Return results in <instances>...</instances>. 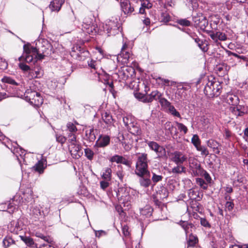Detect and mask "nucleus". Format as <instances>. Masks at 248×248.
<instances>
[{
  "label": "nucleus",
  "instance_id": "f257e3e1",
  "mask_svg": "<svg viewBox=\"0 0 248 248\" xmlns=\"http://www.w3.org/2000/svg\"><path fill=\"white\" fill-rule=\"evenodd\" d=\"M51 47V45L48 44L46 47L40 50L28 43L24 45L23 54L19 57L18 60L29 63H35L37 61L42 60L45 57L50 55Z\"/></svg>",
  "mask_w": 248,
  "mask_h": 248
},
{
  "label": "nucleus",
  "instance_id": "f03ea898",
  "mask_svg": "<svg viewBox=\"0 0 248 248\" xmlns=\"http://www.w3.org/2000/svg\"><path fill=\"white\" fill-rule=\"evenodd\" d=\"M222 86L220 82L215 78H209L204 87V92L206 96L212 98L219 95Z\"/></svg>",
  "mask_w": 248,
  "mask_h": 248
},
{
  "label": "nucleus",
  "instance_id": "7ed1b4c3",
  "mask_svg": "<svg viewBox=\"0 0 248 248\" xmlns=\"http://www.w3.org/2000/svg\"><path fill=\"white\" fill-rule=\"evenodd\" d=\"M136 164L135 174L140 176L145 173H149L148 170L147 155L145 153H139Z\"/></svg>",
  "mask_w": 248,
  "mask_h": 248
},
{
  "label": "nucleus",
  "instance_id": "20e7f679",
  "mask_svg": "<svg viewBox=\"0 0 248 248\" xmlns=\"http://www.w3.org/2000/svg\"><path fill=\"white\" fill-rule=\"evenodd\" d=\"M24 97L27 101L36 107H39L43 102V99L40 93L31 89H28L26 91Z\"/></svg>",
  "mask_w": 248,
  "mask_h": 248
},
{
  "label": "nucleus",
  "instance_id": "39448f33",
  "mask_svg": "<svg viewBox=\"0 0 248 248\" xmlns=\"http://www.w3.org/2000/svg\"><path fill=\"white\" fill-rule=\"evenodd\" d=\"M82 26V31L89 34L94 35L98 31L94 19L91 17L87 16L84 18Z\"/></svg>",
  "mask_w": 248,
  "mask_h": 248
},
{
  "label": "nucleus",
  "instance_id": "423d86ee",
  "mask_svg": "<svg viewBox=\"0 0 248 248\" xmlns=\"http://www.w3.org/2000/svg\"><path fill=\"white\" fill-rule=\"evenodd\" d=\"M146 143L149 148L154 151L157 158H162L166 155V150L162 146L154 141H146Z\"/></svg>",
  "mask_w": 248,
  "mask_h": 248
},
{
  "label": "nucleus",
  "instance_id": "0eeeda50",
  "mask_svg": "<svg viewBox=\"0 0 248 248\" xmlns=\"http://www.w3.org/2000/svg\"><path fill=\"white\" fill-rule=\"evenodd\" d=\"M134 3L133 0H120L121 9L125 15H131L134 11Z\"/></svg>",
  "mask_w": 248,
  "mask_h": 248
},
{
  "label": "nucleus",
  "instance_id": "6e6552de",
  "mask_svg": "<svg viewBox=\"0 0 248 248\" xmlns=\"http://www.w3.org/2000/svg\"><path fill=\"white\" fill-rule=\"evenodd\" d=\"M131 57L130 48L126 43H124L121 48L120 53L118 55L117 59L123 63H127Z\"/></svg>",
  "mask_w": 248,
  "mask_h": 248
},
{
  "label": "nucleus",
  "instance_id": "1a4fd4ad",
  "mask_svg": "<svg viewBox=\"0 0 248 248\" xmlns=\"http://www.w3.org/2000/svg\"><path fill=\"white\" fill-rule=\"evenodd\" d=\"M206 31L217 45L220 44L219 41H225L227 39V35L222 32L208 30Z\"/></svg>",
  "mask_w": 248,
  "mask_h": 248
},
{
  "label": "nucleus",
  "instance_id": "9d476101",
  "mask_svg": "<svg viewBox=\"0 0 248 248\" xmlns=\"http://www.w3.org/2000/svg\"><path fill=\"white\" fill-rule=\"evenodd\" d=\"M104 30L107 32L108 36L114 35L118 32L119 27L116 22L108 21L104 26Z\"/></svg>",
  "mask_w": 248,
  "mask_h": 248
},
{
  "label": "nucleus",
  "instance_id": "9b49d317",
  "mask_svg": "<svg viewBox=\"0 0 248 248\" xmlns=\"http://www.w3.org/2000/svg\"><path fill=\"white\" fill-rule=\"evenodd\" d=\"M187 157L183 153L175 151L171 154V160L176 165H182L187 161Z\"/></svg>",
  "mask_w": 248,
  "mask_h": 248
},
{
  "label": "nucleus",
  "instance_id": "f8f14e48",
  "mask_svg": "<svg viewBox=\"0 0 248 248\" xmlns=\"http://www.w3.org/2000/svg\"><path fill=\"white\" fill-rule=\"evenodd\" d=\"M160 96H162V93L157 90H155L150 94L143 96L141 98V101L144 103H151L153 100H158Z\"/></svg>",
  "mask_w": 248,
  "mask_h": 248
},
{
  "label": "nucleus",
  "instance_id": "ddd939ff",
  "mask_svg": "<svg viewBox=\"0 0 248 248\" xmlns=\"http://www.w3.org/2000/svg\"><path fill=\"white\" fill-rule=\"evenodd\" d=\"M69 150L73 158H78L82 155L81 147L78 143L70 144Z\"/></svg>",
  "mask_w": 248,
  "mask_h": 248
},
{
  "label": "nucleus",
  "instance_id": "4468645a",
  "mask_svg": "<svg viewBox=\"0 0 248 248\" xmlns=\"http://www.w3.org/2000/svg\"><path fill=\"white\" fill-rule=\"evenodd\" d=\"M46 167V159L43 155L41 160L32 167L33 170L38 172L40 174L44 172V170Z\"/></svg>",
  "mask_w": 248,
  "mask_h": 248
},
{
  "label": "nucleus",
  "instance_id": "2eb2a0df",
  "mask_svg": "<svg viewBox=\"0 0 248 248\" xmlns=\"http://www.w3.org/2000/svg\"><path fill=\"white\" fill-rule=\"evenodd\" d=\"M139 183L141 187L147 188L152 185V181L150 179V172L149 173H145L142 175L139 176Z\"/></svg>",
  "mask_w": 248,
  "mask_h": 248
},
{
  "label": "nucleus",
  "instance_id": "dca6fc26",
  "mask_svg": "<svg viewBox=\"0 0 248 248\" xmlns=\"http://www.w3.org/2000/svg\"><path fill=\"white\" fill-rule=\"evenodd\" d=\"M110 142V138L107 135H100L96 142L95 145L99 147H106Z\"/></svg>",
  "mask_w": 248,
  "mask_h": 248
},
{
  "label": "nucleus",
  "instance_id": "f3484780",
  "mask_svg": "<svg viewBox=\"0 0 248 248\" xmlns=\"http://www.w3.org/2000/svg\"><path fill=\"white\" fill-rule=\"evenodd\" d=\"M225 101L232 107L239 104V99L237 95L232 93H228L225 97Z\"/></svg>",
  "mask_w": 248,
  "mask_h": 248
},
{
  "label": "nucleus",
  "instance_id": "a211bd4d",
  "mask_svg": "<svg viewBox=\"0 0 248 248\" xmlns=\"http://www.w3.org/2000/svg\"><path fill=\"white\" fill-rule=\"evenodd\" d=\"M130 125L127 127V130L130 133L134 135H138L140 134V129L139 125L135 122L130 124Z\"/></svg>",
  "mask_w": 248,
  "mask_h": 248
},
{
  "label": "nucleus",
  "instance_id": "6ab92c4d",
  "mask_svg": "<svg viewBox=\"0 0 248 248\" xmlns=\"http://www.w3.org/2000/svg\"><path fill=\"white\" fill-rule=\"evenodd\" d=\"M9 228L11 232L16 234H17L22 229L19 221H13L11 222Z\"/></svg>",
  "mask_w": 248,
  "mask_h": 248
},
{
  "label": "nucleus",
  "instance_id": "aec40b11",
  "mask_svg": "<svg viewBox=\"0 0 248 248\" xmlns=\"http://www.w3.org/2000/svg\"><path fill=\"white\" fill-rule=\"evenodd\" d=\"M63 3L62 0H53L49 4V8L52 11H59Z\"/></svg>",
  "mask_w": 248,
  "mask_h": 248
},
{
  "label": "nucleus",
  "instance_id": "412c9836",
  "mask_svg": "<svg viewBox=\"0 0 248 248\" xmlns=\"http://www.w3.org/2000/svg\"><path fill=\"white\" fill-rule=\"evenodd\" d=\"M188 195L191 200L200 201L202 199V195H200L199 192L196 191L192 189L189 190Z\"/></svg>",
  "mask_w": 248,
  "mask_h": 248
},
{
  "label": "nucleus",
  "instance_id": "4be33fe9",
  "mask_svg": "<svg viewBox=\"0 0 248 248\" xmlns=\"http://www.w3.org/2000/svg\"><path fill=\"white\" fill-rule=\"evenodd\" d=\"M102 118L104 122L108 125H111L113 123V119L109 113L104 112L102 113Z\"/></svg>",
  "mask_w": 248,
  "mask_h": 248
},
{
  "label": "nucleus",
  "instance_id": "5701e85b",
  "mask_svg": "<svg viewBox=\"0 0 248 248\" xmlns=\"http://www.w3.org/2000/svg\"><path fill=\"white\" fill-rule=\"evenodd\" d=\"M72 49H73V51H76V49L79 52V53L78 54L79 60H81L82 59L81 56L82 54H83V57H86L88 56V54H89V52L87 50H84L81 46H74V47H73Z\"/></svg>",
  "mask_w": 248,
  "mask_h": 248
},
{
  "label": "nucleus",
  "instance_id": "b1692460",
  "mask_svg": "<svg viewBox=\"0 0 248 248\" xmlns=\"http://www.w3.org/2000/svg\"><path fill=\"white\" fill-rule=\"evenodd\" d=\"M179 224L183 228L185 231L186 234V235L189 233V229L192 228L193 226L192 224L189 223L186 221H180Z\"/></svg>",
  "mask_w": 248,
  "mask_h": 248
},
{
  "label": "nucleus",
  "instance_id": "393cba45",
  "mask_svg": "<svg viewBox=\"0 0 248 248\" xmlns=\"http://www.w3.org/2000/svg\"><path fill=\"white\" fill-rule=\"evenodd\" d=\"M153 209L149 205L145 206L140 210V214L146 217H149L152 215Z\"/></svg>",
  "mask_w": 248,
  "mask_h": 248
},
{
  "label": "nucleus",
  "instance_id": "a878e982",
  "mask_svg": "<svg viewBox=\"0 0 248 248\" xmlns=\"http://www.w3.org/2000/svg\"><path fill=\"white\" fill-rule=\"evenodd\" d=\"M198 241L197 237L191 233L187 241V247H194Z\"/></svg>",
  "mask_w": 248,
  "mask_h": 248
},
{
  "label": "nucleus",
  "instance_id": "bb28decb",
  "mask_svg": "<svg viewBox=\"0 0 248 248\" xmlns=\"http://www.w3.org/2000/svg\"><path fill=\"white\" fill-rule=\"evenodd\" d=\"M20 238L29 247H36V244L34 243L32 238L24 236H20Z\"/></svg>",
  "mask_w": 248,
  "mask_h": 248
},
{
  "label": "nucleus",
  "instance_id": "cd10ccee",
  "mask_svg": "<svg viewBox=\"0 0 248 248\" xmlns=\"http://www.w3.org/2000/svg\"><path fill=\"white\" fill-rule=\"evenodd\" d=\"M111 170L110 168H106L103 172L101 177L102 178L107 181H110L111 179Z\"/></svg>",
  "mask_w": 248,
  "mask_h": 248
},
{
  "label": "nucleus",
  "instance_id": "c85d7f7f",
  "mask_svg": "<svg viewBox=\"0 0 248 248\" xmlns=\"http://www.w3.org/2000/svg\"><path fill=\"white\" fill-rule=\"evenodd\" d=\"M67 130L68 134H76L78 131L76 125L71 122H68L66 124Z\"/></svg>",
  "mask_w": 248,
  "mask_h": 248
},
{
  "label": "nucleus",
  "instance_id": "c756f323",
  "mask_svg": "<svg viewBox=\"0 0 248 248\" xmlns=\"http://www.w3.org/2000/svg\"><path fill=\"white\" fill-rule=\"evenodd\" d=\"M22 199L26 201L27 202H31L32 199V191L31 188H27L26 192L23 193Z\"/></svg>",
  "mask_w": 248,
  "mask_h": 248
},
{
  "label": "nucleus",
  "instance_id": "7c9ffc66",
  "mask_svg": "<svg viewBox=\"0 0 248 248\" xmlns=\"http://www.w3.org/2000/svg\"><path fill=\"white\" fill-rule=\"evenodd\" d=\"M186 168L182 165H177L172 169L171 172L173 174H180L186 172Z\"/></svg>",
  "mask_w": 248,
  "mask_h": 248
},
{
  "label": "nucleus",
  "instance_id": "2f4dec72",
  "mask_svg": "<svg viewBox=\"0 0 248 248\" xmlns=\"http://www.w3.org/2000/svg\"><path fill=\"white\" fill-rule=\"evenodd\" d=\"M207 146L213 149V151H215V149H217L220 144L216 140H209L207 141Z\"/></svg>",
  "mask_w": 248,
  "mask_h": 248
},
{
  "label": "nucleus",
  "instance_id": "473e14b6",
  "mask_svg": "<svg viewBox=\"0 0 248 248\" xmlns=\"http://www.w3.org/2000/svg\"><path fill=\"white\" fill-rule=\"evenodd\" d=\"M160 105L162 107L168 108L171 105L170 103L168 101L166 98L162 97V96H160L159 99H158Z\"/></svg>",
  "mask_w": 248,
  "mask_h": 248
},
{
  "label": "nucleus",
  "instance_id": "72a5a7b5",
  "mask_svg": "<svg viewBox=\"0 0 248 248\" xmlns=\"http://www.w3.org/2000/svg\"><path fill=\"white\" fill-rule=\"evenodd\" d=\"M171 17L167 12H162L161 14L160 19L161 22L167 23L170 20Z\"/></svg>",
  "mask_w": 248,
  "mask_h": 248
},
{
  "label": "nucleus",
  "instance_id": "f704fd0d",
  "mask_svg": "<svg viewBox=\"0 0 248 248\" xmlns=\"http://www.w3.org/2000/svg\"><path fill=\"white\" fill-rule=\"evenodd\" d=\"M1 81L4 83H9L13 85H17V83L12 78L9 77H4L1 79Z\"/></svg>",
  "mask_w": 248,
  "mask_h": 248
},
{
  "label": "nucleus",
  "instance_id": "c9c22d12",
  "mask_svg": "<svg viewBox=\"0 0 248 248\" xmlns=\"http://www.w3.org/2000/svg\"><path fill=\"white\" fill-rule=\"evenodd\" d=\"M196 182L201 188L203 189H206L207 188V184L204 181L203 179L201 178H198L196 179Z\"/></svg>",
  "mask_w": 248,
  "mask_h": 248
},
{
  "label": "nucleus",
  "instance_id": "e433bc0d",
  "mask_svg": "<svg viewBox=\"0 0 248 248\" xmlns=\"http://www.w3.org/2000/svg\"><path fill=\"white\" fill-rule=\"evenodd\" d=\"M191 142L196 148L201 145V140L197 135L195 134L193 136L191 139Z\"/></svg>",
  "mask_w": 248,
  "mask_h": 248
},
{
  "label": "nucleus",
  "instance_id": "4c0bfd02",
  "mask_svg": "<svg viewBox=\"0 0 248 248\" xmlns=\"http://www.w3.org/2000/svg\"><path fill=\"white\" fill-rule=\"evenodd\" d=\"M169 112L173 116L177 117L179 118L181 117L180 114L178 111L176 110L173 106L171 105L168 108Z\"/></svg>",
  "mask_w": 248,
  "mask_h": 248
},
{
  "label": "nucleus",
  "instance_id": "58836bf2",
  "mask_svg": "<svg viewBox=\"0 0 248 248\" xmlns=\"http://www.w3.org/2000/svg\"><path fill=\"white\" fill-rule=\"evenodd\" d=\"M152 174H153V176L152 177L151 181H152L154 183V184L153 186L157 182L161 181L162 180L163 177L162 175H157L155 172H152Z\"/></svg>",
  "mask_w": 248,
  "mask_h": 248
},
{
  "label": "nucleus",
  "instance_id": "ea45409f",
  "mask_svg": "<svg viewBox=\"0 0 248 248\" xmlns=\"http://www.w3.org/2000/svg\"><path fill=\"white\" fill-rule=\"evenodd\" d=\"M175 124L177 126L178 130L181 132H183L184 134H186L187 132V128L183 124L176 122Z\"/></svg>",
  "mask_w": 248,
  "mask_h": 248
},
{
  "label": "nucleus",
  "instance_id": "a19ab883",
  "mask_svg": "<svg viewBox=\"0 0 248 248\" xmlns=\"http://www.w3.org/2000/svg\"><path fill=\"white\" fill-rule=\"evenodd\" d=\"M85 155L90 160H92L93 159L94 156L93 152L90 148H86L84 150Z\"/></svg>",
  "mask_w": 248,
  "mask_h": 248
},
{
  "label": "nucleus",
  "instance_id": "79ce46f5",
  "mask_svg": "<svg viewBox=\"0 0 248 248\" xmlns=\"http://www.w3.org/2000/svg\"><path fill=\"white\" fill-rule=\"evenodd\" d=\"M123 122L125 127H128L130 125V124L134 122L133 118L131 116H126L123 118Z\"/></svg>",
  "mask_w": 248,
  "mask_h": 248
},
{
  "label": "nucleus",
  "instance_id": "37998d69",
  "mask_svg": "<svg viewBox=\"0 0 248 248\" xmlns=\"http://www.w3.org/2000/svg\"><path fill=\"white\" fill-rule=\"evenodd\" d=\"M196 149L198 151H200L201 152V155H202L207 156L209 155V152L207 149L204 146H202L201 145L198 147H197Z\"/></svg>",
  "mask_w": 248,
  "mask_h": 248
},
{
  "label": "nucleus",
  "instance_id": "c03bdc74",
  "mask_svg": "<svg viewBox=\"0 0 248 248\" xmlns=\"http://www.w3.org/2000/svg\"><path fill=\"white\" fill-rule=\"evenodd\" d=\"M86 135H89L88 138L91 141H93L96 138L94 130L93 129H90L89 131H87Z\"/></svg>",
  "mask_w": 248,
  "mask_h": 248
},
{
  "label": "nucleus",
  "instance_id": "a18cd8bd",
  "mask_svg": "<svg viewBox=\"0 0 248 248\" xmlns=\"http://www.w3.org/2000/svg\"><path fill=\"white\" fill-rule=\"evenodd\" d=\"M33 72L35 76H32V77H34V78H40L43 75V70L40 68L35 69Z\"/></svg>",
  "mask_w": 248,
  "mask_h": 248
},
{
  "label": "nucleus",
  "instance_id": "49530a36",
  "mask_svg": "<svg viewBox=\"0 0 248 248\" xmlns=\"http://www.w3.org/2000/svg\"><path fill=\"white\" fill-rule=\"evenodd\" d=\"M177 23L183 26L188 27L190 25V22L186 19H181L178 20Z\"/></svg>",
  "mask_w": 248,
  "mask_h": 248
},
{
  "label": "nucleus",
  "instance_id": "de8ad7c7",
  "mask_svg": "<svg viewBox=\"0 0 248 248\" xmlns=\"http://www.w3.org/2000/svg\"><path fill=\"white\" fill-rule=\"evenodd\" d=\"M122 157H123L122 156H120L118 155H115L110 158V161L112 162H116L117 163H121V162H122Z\"/></svg>",
  "mask_w": 248,
  "mask_h": 248
},
{
  "label": "nucleus",
  "instance_id": "09e8293b",
  "mask_svg": "<svg viewBox=\"0 0 248 248\" xmlns=\"http://www.w3.org/2000/svg\"><path fill=\"white\" fill-rule=\"evenodd\" d=\"M68 141L70 144L77 143L78 141L76 140V134H68Z\"/></svg>",
  "mask_w": 248,
  "mask_h": 248
},
{
  "label": "nucleus",
  "instance_id": "8fccbe9b",
  "mask_svg": "<svg viewBox=\"0 0 248 248\" xmlns=\"http://www.w3.org/2000/svg\"><path fill=\"white\" fill-rule=\"evenodd\" d=\"M225 210L231 212L234 207V203L232 202H227L225 204Z\"/></svg>",
  "mask_w": 248,
  "mask_h": 248
},
{
  "label": "nucleus",
  "instance_id": "3c124183",
  "mask_svg": "<svg viewBox=\"0 0 248 248\" xmlns=\"http://www.w3.org/2000/svg\"><path fill=\"white\" fill-rule=\"evenodd\" d=\"M56 140L57 142L63 144L66 140V138L62 135H56Z\"/></svg>",
  "mask_w": 248,
  "mask_h": 248
},
{
  "label": "nucleus",
  "instance_id": "603ef678",
  "mask_svg": "<svg viewBox=\"0 0 248 248\" xmlns=\"http://www.w3.org/2000/svg\"><path fill=\"white\" fill-rule=\"evenodd\" d=\"M241 106L238 105L231 107L230 109L232 112L237 111L238 112V115H240L241 113H244V112L241 111Z\"/></svg>",
  "mask_w": 248,
  "mask_h": 248
},
{
  "label": "nucleus",
  "instance_id": "864d4df0",
  "mask_svg": "<svg viewBox=\"0 0 248 248\" xmlns=\"http://www.w3.org/2000/svg\"><path fill=\"white\" fill-rule=\"evenodd\" d=\"M13 243V240L11 239L4 238L2 241L3 246L5 248L9 247Z\"/></svg>",
  "mask_w": 248,
  "mask_h": 248
},
{
  "label": "nucleus",
  "instance_id": "5fc2aeb1",
  "mask_svg": "<svg viewBox=\"0 0 248 248\" xmlns=\"http://www.w3.org/2000/svg\"><path fill=\"white\" fill-rule=\"evenodd\" d=\"M98 63V62L96 61L91 60L90 62H88V65L92 69H97Z\"/></svg>",
  "mask_w": 248,
  "mask_h": 248
},
{
  "label": "nucleus",
  "instance_id": "6e6d98bb",
  "mask_svg": "<svg viewBox=\"0 0 248 248\" xmlns=\"http://www.w3.org/2000/svg\"><path fill=\"white\" fill-rule=\"evenodd\" d=\"M19 68L23 71L26 72L30 70V67L25 64L24 62H20L19 63Z\"/></svg>",
  "mask_w": 248,
  "mask_h": 248
},
{
  "label": "nucleus",
  "instance_id": "4d7b16f0",
  "mask_svg": "<svg viewBox=\"0 0 248 248\" xmlns=\"http://www.w3.org/2000/svg\"><path fill=\"white\" fill-rule=\"evenodd\" d=\"M36 236L37 237H38L41 238V239H42L44 241H46L48 243H51V240L50 238L49 237L46 236H45V235H44L43 234H42L41 233H39Z\"/></svg>",
  "mask_w": 248,
  "mask_h": 248
},
{
  "label": "nucleus",
  "instance_id": "13d9d810",
  "mask_svg": "<svg viewBox=\"0 0 248 248\" xmlns=\"http://www.w3.org/2000/svg\"><path fill=\"white\" fill-rule=\"evenodd\" d=\"M109 181H107V180H105L104 181H102L100 182V187L102 189H105L106 188H107L108 186H109Z\"/></svg>",
  "mask_w": 248,
  "mask_h": 248
},
{
  "label": "nucleus",
  "instance_id": "bf43d9fd",
  "mask_svg": "<svg viewBox=\"0 0 248 248\" xmlns=\"http://www.w3.org/2000/svg\"><path fill=\"white\" fill-rule=\"evenodd\" d=\"M173 125L170 122H167L164 125V128L167 130L171 131L173 128Z\"/></svg>",
  "mask_w": 248,
  "mask_h": 248
},
{
  "label": "nucleus",
  "instance_id": "052dcab7",
  "mask_svg": "<svg viewBox=\"0 0 248 248\" xmlns=\"http://www.w3.org/2000/svg\"><path fill=\"white\" fill-rule=\"evenodd\" d=\"M122 231L123 234L125 236H129L130 232L129 231V228L127 225H124L123 226Z\"/></svg>",
  "mask_w": 248,
  "mask_h": 248
},
{
  "label": "nucleus",
  "instance_id": "680f3d73",
  "mask_svg": "<svg viewBox=\"0 0 248 248\" xmlns=\"http://www.w3.org/2000/svg\"><path fill=\"white\" fill-rule=\"evenodd\" d=\"M141 6L147 9H149L152 7V4L150 3L149 1L148 0L144 2H141Z\"/></svg>",
  "mask_w": 248,
  "mask_h": 248
},
{
  "label": "nucleus",
  "instance_id": "e2e57ef3",
  "mask_svg": "<svg viewBox=\"0 0 248 248\" xmlns=\"http://www.w3.org/2000/svg\"><path fill=\"white\" fill-rule=\"evenodd\" d=\"M32 214L35 216V217L36 218H38L39 216L41 215L40 210L37 208L33 209Z\"/></svg>",
  "mask_w": 248,
  "mask_h": 248
},
{
  "label": "nucleus",
  "instance_id": "0e129e2a",
  "mask_svg": "<svg viewBox=\"0 0 248 248\" xmlns=\"http://www.w3.org/2000/svg\"><path fill=\"white\" fill-rule=\"evenodd\" d=\"M201 224L205 227H209L210 226L208 221L205 218H202L201 219Z\"/></svg>",
  "mask_w": 248,
  "mask_h": 248
},
{
  "label": "nucleus",
  "instance_id": "69168bd1",
  "mask_svg": "<svg viewBox=\"0 0 248 248\" xmlns=\"http://www.w3.org/2000/svg\"><path fill=\"white\" fill-rule=\"evenodd\" d=\"M115 209L120 215L123 216L124 215V210L121 205H116Z\"/></svg>",
  "mask_w": 248,
  "mask_h": 248
},
{
  "label": "nucleus",
  "instance_id": "338daca9",
  "mask_svg": "<svg viewBox=\"0 0 248 248\" xmlns=\"http://www.w3.org/2000/svg\"><path fill=\"white\" fill-rule=\"evenodd\" d=\"M199 47L203 51L205 52L207 50V47L206 45H204V44L203 43L202 41H201V42L198 45Z\"/></svg>",
  "mask_w": 248,
  "mask_h": 248
},
{
  "label": "nucleus",
  "instance_id": "774afa93",
  "mask_svg": "<svg viewBox=\"0 0 248 248\" xmlns=\"http://www.w3.org/2000/svg\"><path fill=\"white\" fill-rule=\"evenodd\" d=\"M203 176L207 183H210L211 182L212 179L207 172L205 171L204 172Z\"/></svg>",
  "mask_w": 248,
  "mask_h": 248
}]
</instances>
